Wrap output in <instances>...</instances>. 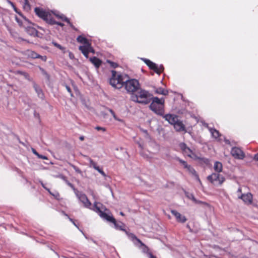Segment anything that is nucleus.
<instances>
[{
    "label": "nucleus",
    "instance_id": "1",
    "mask_svg": "<svg viewBox=\"0 0 258 258\" xmlns=\"http://www.w3.org/2000/svg\"><path fill=\"white\" fill-rule=\"evenodd\" d=\"M153 95L149 91L140 88L138 91L133 95H132V100L144 105H146L151 102Z\"/></svg>",
    "mask_w": 258,
    "mask_h": 258
},
{
    "label": "nucleus",
    "instance_id": "2",
    "mask_svg": "<svg viewBox=\"0 0 258 258\" xmlns=\"http://www.w3.org/2000/svg\"><path fill=\"white\" fill-rule=\"evenodd\" d=\"M92 210L98 213L102 219L111 223L115 222V219L113 217L110 211L106 209L101 203L94 202Z\"/></svg>",
    "mask_w": 258,
    "mask_h": 258
},
{
    "label": "nucleus",
    "instance_id": "3",
    "mask_svg": "<svg viewBox=\"0 0 258 258\" xmlns=\"http://www.w3.org/2000/svg\"><path fill=\"white\" fill-rule=\"evenodd\" d=\"M150 109L156 114L162 116L164 113L165 100L163 98L159 99L157 97H152Z\"/></svg>",
    "mask_w": 258,
    "mask_h": 258
},
{
    "label": "nucleus",
    "instance_id": "4",
    "mask_svg": "<svg viewBox=\"0 0 258 258\" xmlns=\"http://www.w3.org/2000/svg\"><path fill=\"white\" fill-rule=\"evenodd\" d=\"M111 77L110 79V84L115 88L120 89L124 84L123 76L120 73H117L115 71H111Z\"/></svg>",
    "mask_w": 258,
    "mask_h": 258
},
{
    "label": "nucleus",
    "instance_id": "5",
    "mask_svg": "<svg viewBox=\"0 0 258 258\" xmlns=\"http://www.w3.org/2000/svg\"><path fill=\"white\" fill-rule=\"evenodd\" d=\"M123 86L127 92L132 95L141 88L139 81L135 79L126 80Z\"/></svg>",
    "mask_w": 258,
    "mask_h": 258
},
{
    "label": "nucleus",
    "instance_id": "6",
    "mask_svg": "<svg viewBox=\"0 0 258 258\" xmlns=\"http://www.w3.org/2000/svg\"><path fill=\"white\" fill-rule=\"evenodd\" d=\"M34 12L38 17L43 19L47 23H53V21H52L53 16L50 12L39 7L35 8L34 9Z\"/></svg>",
    "mask_w": 258,
    "mask_h": 258
},
{
    "label": "nucleus",
    "instance_id": "7",
    "mask_svg": "<svg viewBox=\"0 0 258 258\" xmlns=\"http://www.w3.org/2000/svg\"><path fill=\"white\" fill-rule=\"evenodd\" d=\"M207 179L214 185H220L225 181V178L218 173H213L207 177Z\"/></svg>",
    "mask_w": 258,
    "mask_h": 258
},
{
    "label": "nucleus",
    "instance_id": "8",
    "mask_svg": "<svg viewBox=\"0 0 258 258\" xmlns=\"http://www.w3.org/2000/svg\"><path fill=\"white\" fill-rule=\"evenodd\" d=\"M144 61L151 70H153L156 73L159 75L161 74L164 71V67L162 65H160L158 67L154 62L146 58L144 59Z\"/></svg>",
    "mask_w": 258,
    "mask_h": 258
},
{
    "label": "nucleus",
    "instance_id": "9",
    "mask_svg": "<svg viewBox=\"0 0 258 258\" xmlns=\"http://www.w3.org/2000/svg\"><path fill=\"white\" fill-rule=\"evenodd\" d=\"M236 195L238 198L241 199L245 204H250L252 203V195L250 193L242 194L241 187L238 188Z\"/></svg>",
    "mask_w": 258,
    "mask_h": 258
},
{
    "label": "nucleus",
    "instance_id": "10",
    "mask_svg": "<svg viewBox=\"0 0 258 258\" xmlns=\"http://www.w3.org/2000/svg\"><path fill=\"white\" fill-rule=\"evenodd\" d=\"M76 196L79 200L81 202L85 208L92 210L93 207H91V203L89 201L86 195L81 192H78Z\"/></svg>",
    "mask_w": 258,
    "mask_h": 258
},
{
    "label": "nucleus",
    "instance_id": "11",
    "mask_svg": "<svg viewBox=\"0 0 258 258\" xmlns=\"http://www.w3.org/2000/svg\"><path fill=\"white\" fill-rule=\"evenodd\" d=\"M232 156L237 159H243L245 157L243 151L238 147H233L231 151Z\"/></svg>",
    "mask_w": 258,
    "mask_h": 258
},
{
    "label": "nucleus",
    "instance_id": "12",
    "mask_svg": "<svg viewBox=\"0 0 258 258\" xmlns=\"http://www.w3.org/2000/svg\"><path fill=\"white\" fill-rule=\"evenodd\" d=\"M21 18L16 16L15 19L20 27L25 28L28 27V25L30 24V22L24 17L22 13H19Z\"/></svg>",
    "mask_w": 258,
    "mask_h": 258
},
{
    "label": "nucleus",
    "instance_id": "13",
    "mask_svg": "<svg viewBox=\"0 0 258 258\" xmlns=\"http://www.w3.org/2000/svg\"><path fill=\"white\" fill-rule=\"evenodd\" d=\"M26 54L27 55V56L29 57H31L32 58H41L42 60L45 61H46L47 57L46 56H42L38 53H37L36 52L30 50H27L26 51Z\"/></svg>",
    "mask_w": 258,
    "mask_h": 258
},
{
    "label": "nucleus",
    "instance_id": "14",
    "mask_svg": "<svg viewBox=\"0 0 258 258\" xmlns=\"http://www.w3.org/2000/svg\"><path fill=\"white\" fill-rule=\"evenodd\" d=\"M171 213L173 215L175 216L177 222L184 223L186 221V218L184 216L182 215L177 211L175 210H171Z\"/></svg>",
    "mask_w": 258,
    "mask_h": 258
},
{
    "label": "nucleus",
    "instance_id": "15",
    "mask_svg": "<svg viewBox=\"0 0 258 258\" xmlns=\"http://www.w3.org/2000/svg\"><path fill=\"white\" fill-rule=\"evenodd\" d=\"M179 146L184 155L190 157H191V155L193 153L192 151L184 143H180Z\"/></svg>",
    "mask_w": 258,
    "mask_h": 258
},
{
    "label": "nucleus",
    "instance_id": "16",
    "mask_svg": "<svg viewBox=\"0 0 258 258\" xmlns=\"http://www.w3.org/2000/svg\"><path fill=\"white\" fill-rule=\"evenodd\" d=\"M54 15L59 19L61 20L62 21L67 22L70 26L74 30L77 31V29L73 25V24L70 22L69 19L66 17L64 15L61 14H54Z\"/></svg>",
    "mask_w": 258,
    "mask_h": 258
},
{
    "label": "nucleus",
    "instance_id": "17",
    "mask_svg": "<svg viewBox=\"0 0 258 258\" xmlns=\"http://www.w3.org/2000/svg\"><path fill=\"white\" fill-rule=\"evenodd\" d=\"M166 120L168 121L171 124L174 125L178 120V117L176 115L168 114L164 116Z\"/></svg>",
    "mask_w": 258,
    "mask_h": 258
},
{
    "label": "nucleus",
    "instance_id": "18",
    "mask_svg": "<svg viewBox=\"0 0 258 258\" xmlns=\"http://www.w3.org/2000/svg\"><path fill=\"white\" fill-rule=\"evenodd\" d=\"M174 127L177 132H185V126L181 121L178 120L173 125Z\"/></svg>",
    "mask_w": 258,
    "mask_h": 258
},
{
    "label": "nucleus",
    "instance_id": "19",
    "mask_svg": "<svg viewBox=\"0 0 258 258\" xmlns=\"http://www.w3.org/2000/svg\"><path fill=\"white\" fill-rule=\"evenodd\" d=\"M89 160L90 162V167H92L95 170L98 171L102 175L105 176V173H104L103 170L102 169H100V167L97 165L96 163H95L94 161H93V160L91 159V158H89Z\"/></svg>",
    "mask_w": 258,
    "mask_h": 258
},
{
    "label": "nucleus",
    "instance_id": "20",
    "mask_svg": "<svg viewBox=\"0 0 258 258\" xmlns=\"http://www.w3.org/2000/svg\"><path fill=\"white\" fill-rule=\"evenodd\" d=\"M89 60L93 63L96 68L98 69L101 65L102 61L96 56H93L89 58Z\"/></svg>",
    "mask_w": 258,
    "mask_h": 258
},
{
    "label": "nucleus",
    "instance_id": "21",
    "mask_svg": "<svg viewBox=\"0 0 258 258\" xmlns=\"http://www.w3.org/2000/svg\"><path fill=\"white\" fill-rule=\"evenodd\" d=\"M89 44L84 45L83 46H79V50L82 52L84 55L86 57L88 58L89 54Z\"/></svg>",
    "mask_w": 258,
    "mask_h": 258
},
{
    "label": "nucleus",
    "instance_id": "22",
    "mask_svg": "<svg viewBox=\"0 0 258 258\" xmlns=\"http://www.w3.org/2000/svg\"><path fill=\"white\" fill-rule=\"evenodd\" d=\"M214 169L216 171L215 173H220L223 169L222 164L219 161H216L214 164Z\"/></svg>",
    "mask_w": 258,
    "mask_h": 258
},
{
    "label": "nucleus",
    "instance_id": "23",
    "mask_svg": "<svg viewBox=\"0 0 258 258\" xmlns=\"http://www.w3.org/2000/svg\"><path fill=\"white\" fill-rule=\"evenodd\" d=\"M127 235L129 237V238L132 240H136L139 243L141 244V246H145V244L142 242V241L139 239L134 234L132 233H128L126 232Z\"/></svg>",
    "mask_w": 258,
    "mask_h": 258
},
{
    "label": "nucleus",
    "instance_id": "24",
    "mask_svg": "<svg viewBox=\"0 0 258 258\" xmlns=\"http://www.w3.org/2000/svg\"><path fill=\"white\" fill-rule=\"evenodd\" d=\"M209 130L212 137L215 139H217L220 137L221 135L218 130L211 127L209 128Z\"/></svg>",
    "mask_w": 258,
    "mask_h": 258
},
{
    "label": "nucleus",
    "instance_id": "25",
    "mask_svg": "<svg viewBox=\"0 0 258 258\" xmlns=\"http://www.w3.org/2000/svg\"><path fill=\"white\" fill-rule=\"evenodd\" d=\"M189 173L192 174L193 175H194L197 180L201 182L200 179L199 177V175H198L196 171L190 165L187 169H186Z\"/></svg>",
    "mask_w": 258,
    "mask_h": 258
},
{
    "label": "nucleus",
    "instance_id": "26",
    "mask_svg": "<svg viewBox=\"0 0 258 258\" xmlns=\"http://www.w3.org/2000/svg\"><path fill=\"white\" fill-rule=\"evenodd\" d=\"M77 40L78 42L83 44L84 45H86L89 43L88 40L82 36H79L77 38Z\"/></svg>",
    "mask_w": 258,
    "mask_h": 258
},
{
    "label": "nucleus",
    "instance_id": "27",
    "mask_svg": "<svg viewBox=\"0 0 258 258\" xmlns=\"http://www.w3.org/2000/svg\"><path fill=\"white\" fill-rule=\"evenodd\" d=\"M112 223L114 224L116 229L125 231V230L124 229V225L122 222L117 223L115 220V222Z\"/></svg>",
    "mask_w": 258,
    "mask_h": 258
},
{
    "label": "nucleus",
    "instance_id": "28",
    "mask_svg": "<svg viewBox=\"0 0 258 258\" xmlns=\"http://www.w3.org/2000/svg\"><path fill=\"white\" fill-rule=\"evenodd\" d=\"M156 93L158 94L166 95L168 94V91L162 88H158L156 90Z\"/></svg>",
    "mask_w": 258,
    "mask_h": 258
},
{
    "label": "nucleus",
    "instance_id": "29",
    "mask_svg": "<svg viewBox=\"0 0 258 258\" xmlns=\"http://www.w3.org/2000/svg\"><path fill=\"white\" fill-rule=\"evenodd\" d=\"M176 160L181 163L184 167V168L187 169L190 165H188L187 162L177 157L176 158Z\"/></svg>",
    "mask_w": 258,
    "mask_h": 258
},
{
    "label": "nucleus",
    "instance_id": "30",
    "mask_svg": "<svg viewBox=\"0 0 258 258\" xmlns=\"http://www.w3.org/2000/svg\"><path fill=\"white\" fill-rule=\"evenodd\" d=\"M52 44L54 46H55L56 47H57L59 49L61 50L63 52V53H65V48L64 47H62L61 45H60V44H58L56 42L53 41V42H52Z\"/></svg>",
    "mask_w": 258,
    "mask_h": 258
},
{
    "label": "nucleus",
    "instance_id": "31",
    "mask_svg": "<svg viewBox=\"0 0 258 258\" xmlns=\"http://www.w3.org/2000/svg\"><path fill=\"white\" fill-rule=\"evenodd\" d=\"M22 3L23 4V7L24 9L29 10L30 6L28 0H23Z\"/></svg>",
    "mask_w": 258,
    "mask_h": 258
},
{
    "label": "nucleus",
    "instance_id": "32",
    "mask_svg": "<svg viewBox=\"0 0 258 258\" xmlns=\"http://www.w3.org/2000/svg\"><path fill=\"white\" fill-rule=\"evenodd\" d=\"M106 62L108 63H109L110 64V67L112 68L115 69L118 67V64L117 63L113 62L110 60H107Z\"/></svg>",
    "mask_w": 258,
    "mask_h": 258
},
{
    "label": "nucleus",
    "instance_id": "33",
    "mask_svg": "<svg viewBox=\"0 0 258 258\" xmlns=\"http://www.w3.org/2000/svg\"><path fill=\"white\" fill-rule=\"evenodd\" d=\"M35 90H36V92L37 93L39 97L41 98H43L44 97V94L42 92V90L41 89L35 88Z\"/></svg>",
    "mask_w": 258,
    "mask_h": 258
},
{
    "label": "nucleus",
    "instance_id": "34",
    "mask_svg": "<svg viewBox=\"0 0 258 258\" xmlns=\"http://www.w3.org/2000/svg\"><path fill=\"white\" fill-rule=\"evenodd\" d=\"M52 21H53V23H49L48 24L49 25H55V24H56L58 26H60L61 27H63L64 26V24L61 22H56L53 18V17H52Z\"/></svg>",
    "mask_w": 258,
    "mask_h": 258
},
{
    "label": "nucleus",
    "instance_id": "35",
    "mask_svg": "<svg viewBox=\"0 0 258 258\" xmlns=\"http://www.w3.org/2000/svg\"><path fill=\"white\" fill-rule=\"evenodd\" d=\"M52 196L57 200L60 201L61 198H60V196L58 192H55L53 193Z\"/></svg>",
    "mask_w": 258,
    "mask_h": 258
},
{
    "label": "nucleus",
    "instance_id": "36",
    "mask_svg": "<svg viewBox=\"0 0 258 258\" xmlns=\"http://www.w3.org/2000/svg\"><path fill=\"white\" fill-rule=\"evenodd\" d=\"M109 111H110V112L111 113V114L112 115V116H113V118H114L115 120H118V121H121V120H120V119H118V118L116 117V115H115V112H114L112 109H109Z\"/></svg>",
    "mask_w": 258,
    "mask_h": 258
},
{
    "label": "nucleus",
    "instance_id": "37",
    "mask_svg": "<svg viewBox=\"0 0 258 258\" xmlns=\"http://www.w3.org/2000/svg\"><path fill=\"white\" fill-rule=\"evenodd\" d=\"M95 129L96 130L98 131H102L103 132L106 131V128L105 127H101V126H96L95 127Z\"/></svg>",
    "mask_w": 258,
    "mask_h": 258
},
{
    "label": "nucleus",
    "instance_id": "38",
    "mask_svg": "<svg viewBox=\"0 0 258 258\" xmlns=\"http://www.w3.org/2000/svg\"><path fill=\"white\" fill-rule=\"evenodd\" d=\"M89 52H91V53H95V51L94 50V49L93 48V47L91 46V44L89 43Z\"/></svg>",
    "mask_w": 258,
    "mask_h": 258
},
{
    "label": "nucleus",
    "instance_id": "39",
    "mask_svg": "<svg viewBox=\"0 0 258 258\" xmlns=\"http://www.w3.org/2000/svg\"><path fill=\"white\" fill-rule=\"evenodd\" d=\"M65 87H66V88L67 90V91L71 94V96H72L73 94H72L71 88L67 85H66Z\"/></svg>",
    "mask_w": 258,
    "mask_h": 258
},
{
    "label": "nucleus",
    "instance_id": "40",
    "mask_svg": "<svg viewBox=\"0 0 258 258\" xmlns=\"http://www.w3.org/2000/svg\"><path fill=\"white\" fill-rule=\"evenodd\" d=\"M38 157L40 159H45V160L48 159V158L46 156L42 155H40V154L38 155Z\"/></svg>",
    "mask_w": 258,
    "mask_h": 258
},
{
    "label": "nucleus",
    "instance_id": "41",
    "mask_svg": "<svg viewBox=\"0 0 258 258\" xmlns=\"http://www.w3.org/2000/svg\"><path fill=\"white\" fill-rule=\"evenodd\" d=\"M13 8H14V9L15 10V11L19 15V13H21L20 12H19L18 11V10L17 9V8L13 5V4L12 3H11Z\"/></svg>",
    "mask_w": 258,
    "mask_h": 258
},
{
    "label": "nucleus",
    "instance_id": "42",
    "mask_svg": "<svg viewBox=\"0 0 258 258\" xmlns=\"http://www.w3.org/2000/svg\"><path fill=\"white\" fill-rule=\"evenodd\" d=\"M192 197V200L195 202L196 203H200V202H198L196 199V198L194 197V196L193 195L191 196Z\"/></svg>",
    "mask_w": 258,
    "mask_h": 258
},
{
    "label": "nucleus",
    "instance_id": "43",
    "mask_svg": "<svg viewBox=\"0 0 258 258\" xmlns=\"http://www.w3.org/2000/svg\"><path fill=\"white\" fill-rule=\"evenodd\" d=\"M33 34H35L37 32L36 30L34 28H30Z\"/></svg>",
    "mask_w": 258,
    "mask_h": 258
},
{
    "label": "nucleus",
    "instance_id": "44",
    "mask_svg": "<svg viewBox=\"0 0 258 258\" xmlns=\"http://www.w3.org/2000/svg\"><path fill=\"white\" fill-rule=\"evenodd\" d=\"M254 159L258 161V153H256L254 156Z\"/></svg>",
    "mask_w": 258,
    "mask_h": 258
},
{
    "label": "nucleus",
    "instance_id": "45",
    "mask_svg": "<svg viewBox=\"0 0 258 258\" xmlns=\"http://www.w3.org/2000/svg\"><path fill=\"white\" fill-rule=\"evenodd\" d=\"M33 153L38 157L39 154L34 149H33Z\"/></svg>",
    "mask_w": 258,
    "mask_h": 258
},
{
    "label": "nucleus",
    "instance_id": "46",
    "mask_svg": "<svg viewBox=\"0 0 258 258\" xmlns=\"http://www.w3.org/2000/svg\"><path fill=\"white\" fill-rule=\"evenodd\" d=\"M18 74L24 75L26 73L25 72H22V71H18Z\"/></svg>",
    "mask_w": 258,
    "mask_h": 258
},
{
    "label": "nucleus",
    "instance_id": "47",
    "mask_svg": "<svg viewBox=\"0 0 258 258\" xmlns=\"http://www.w3.org/2000/svg\"><path fill=\"white\" fill-rule=\"evenodd\" d=\"M150 258H157L155 256L152 254L151 253L149 254Z\"/></svg>",
    "mask_w": 258,
    "mask_h": 258
},
{
    "label": "nucleus",
    "instance_id": "48",
    "mask_svg": "<svg viewBox=\"0 0 258 258\" xmlns=\"http://www.w3.org/2000/svg\"><path fill=\"white\" fill-rule=\"evenodd\" d=\"M79 139L81 140V141H84V136H80L79 137Z\"/></svg>",
    "mask_w": 258,
    "mask_h": 258
},
{
    "label": "nucleus",
    "instance_id": "49",
    "mask_svg": "<svg viewBox=\"0 0 258 258\" xmlns=\"http://www.w3.org/2000/svg\"><path fill=\"white\" fill-rule=\"evenodd\" d=\"M69 219H70V220L71 222H73V223L75 225H76H76L75 224V223L74 221H73V220L72 219H71V218H69Z\"/></svg>",
    "mask_w": 258,
    "mask_h": 258
},
{
    "label": "nucleus",
    "instance_id": "50",
    "mask_svg": "<svg viewBox=\"0 0 258 258\" xmlns=\"http://www.w3.org/2000/svg\"><path fill=\"white\" fill-rule=\"evenodd\" d=\"M41 185H42V187H43V188H44L45 189V188H46V187L45 186L44 184L43 183H41Z\"/></svg>",
    "mask_w": 258,
    "mask_h": 258
},
{
    "label": "nucleus",
    "instance_id": "51",
    "mask_svg": "<svg viewBox=\"0 0 258 258\" xmlns=\"http://www.w3.org/2000/svg\"><path fill=\"white\" fill-rule=\"evenodd\" d=\"M45 189H46L47 191H48V192L50 191V190L49 188H47V187H46V188H45Z\"/></svg>",
    "mask_w": 258,
    "mask_h": 258
},
{
    "label": "nucleus",
    "instance_id": "52",
    "mask_svg": "<svg viewBox=\"0 0 258 258\" xmlns=\"http://www.w3.org/2000/svg\"><path fill=\"white\" fill-rule=\"evenodd\" d=\"M120 214L121 216H124V214H123V212H121L120 213Z\"/></svg>",
    "mask_w": 258,
    "mask_h": 258
},
{
    "label": "nucleus",
    "instance_id": "53",
    "mask_svg": "<svg viewBox=\"0 0 258 258\" xmlns=\"http://www.w3.org/2000/svg\"><path fill=\"white\" fill-rule=\"evenodd\" d=\"M49 193L50 194V195H51V196H52L53 194L51 191L50 192H49Z\"/></svg>",
    "mask_w": 258,
    "mask_h": 258
},
{
    "label": "nucleus",
    "instance_id": "54",
    "mask_svg": "<svg viewBox=\"0 0 258 258\" xmlns=\"http://www.w3.org/2000/svg\"><path fill=\"white\" fill-rule=\"evenodd\" d=\"M186 227H187V228H189V226L188 225H186Z\"/></svg>",
    "mask_w": 258,
    "mask_h": 258
}]
</instances>
